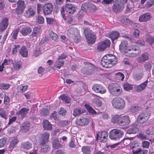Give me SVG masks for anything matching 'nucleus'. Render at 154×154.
Wrapping results in <instances>:
<instances>
[{"mask_svg": "<svg viewBox=\"0 0 154 154\" xmlns=\"http://www.w3.org/2000/svg\"><path fill=\"white\" fill-rule=\"evenodd\" d=\"M128 42L126 40H123L119 45V50L124 54L130 57H135L140 54L141 51L135 44H132L128 47Z\"/></svg>", "mask_w": 154, "mask_h": 154, "instance_id": "obj_1", "label": "nucleus"}, {"mask_svg": "<svg viewBox=\"0 0 154 154\" xmlns=\"http://www.w3.org/2000/svg\"><path fill=\"white\" fill-rule=\"evenodd\" d=\"M117 63L116 57L114 55L107 54L102 58L101 64L106 68L111 67Z\"/></svg>", "mask_w": 154, "mask_h": 154, "instance_id": "obj_2", "label": "nucleus"}, {"mask_svg": "<svg viewBox=\"0 0 154 154\" xmlns=\"http://www.w3.org/2000/svg\"><path fill=\"white\" fill-rule=\"evenodd\" d=\"M111 121L112 122L117 123L120 126H125L128 125L131 121L128 116H122L116 115L112 116Z\"/></svg>", "mask_w": 154, "mask_h": 154, "instance_id": "obj_3", "label": "nucleus"}, {"mask_svg": "<svg viewBox=\"0 0 154 154\" xmlns=\"http://www.w3.org/2000/svg\"><path fill=\"white\" fill-rule=\"evenodd\" d=\"M79 31L75 28L71 27L67 30V34L69 37L73 40V41L77 43L80 41L81 37Z\"/></svg>", "mask_w": 154, "mask_h": 154, "instance_id": "obj_4", "label": "nucleus"}, {"mask_svg": "<svg viewBox=\"0 0 154 154\" xmlns=\"http://www.w3.org/2000/svg\"><path fill=\"white\" fill-rule=\"evenodd\" d=\"M111 102L112 106L115 108L119 110L124 108L125 105V101L123 99L118 97L113 99Z\"/></svg>", "mask_w": 154, "mask_h": 154, "instance_id": "obj_5", "label": "nucleus"}, {"mask_svg": "<svg viewBox=\"0 0 154 154\" xmlns=\"http://www.w3.org/2000/svg\"><path fill=\"white\" fill-rule=\"evenodd\" d=\"M108 88L110 93L112 95L115 96H118L120 95L122 93V88L117 84H110Z\"/></svg>", "mask_w": 154, "mask_h": 154, "instance_id": "obj_6", "label": "nucleus"}, {"mask_svg": "<svg viewBox=\"0 0 154 154\" xmlns=\"http://www.w3.org/2000/svg\"><path fill=\"white\" fill-rule=\"evenodd\" d=\"M109 137L112 140H117L121 138L124 135L123 131L119 129H113L109 132Z\"/></svg>", "mask_w": 154, "mask_h": 154, "instance_id": "obj_7", "label": "nucleus"}, {"mask_svg": "<svg viewBox=\"0 0 154 154\" xmlns=\"http://www.w3.org/2000/svg\"><path fill=\"white\" fill-rule=\"evenodd\" d=\"M127 0H116L115 3L112 6L113 10L116 12L121 11L124 8V4Z\"/></svg>", "mask_w": 154, "mask_h": 154, "instance_id": "obj_8", "label": "nucleus"}, {"mask_svg": "<svg viewBox=\"0 0 154 154\" xmlns=\"http://www.w3.org/2000/svg\"><path fill=\"white\" fill-rule=\"evenodd\" d=\"M84 33H85L86 39L88 44H93L96 40L95 36L94 33L91 32H88V31L85 30Z\"/></svg>", "mask_w": 154, "mask_h": 154, "instance_id": "obj_9", "label": "nucleus"}, {"mask_svg": "<svg viewBox=\"0 0 154 154\" xmlns=\"http://www.w3.org/2000/svg\"><path fill=\"white\" fill-rule=\"evenodd\" d=\"M96 136L100 142L105 143L108 137V133L105 131L98 132L97 133Z\"/></svg>", "mask_w": 154, "mask_h": 154, "instance_id": "obj_10", "label": "nucleus"}, {"mask_svg": "<svg viewBox=\"0 0 154 154\" xmlns=\"http://www.w3.org/2000/svg\"><path fill=\"white\" fill-rule=\"evenodd\" d=\"M149 116L147 112L141 113L138 116L137 121L138 123L143 124L148 119Z\"/></svg>", "mask_w": 154, "mask_h": 154, "instance_id": "obj_11", "label": "nucleus"}, {"mask_svg": "<svg viewBox=\"0 0 154 154\" xmlns=\"http://www.w3.org/2000/svg\"><path fill=\"white\" fill-rule=\"evenodd\" d=\"M110 43V42L109 40L105 39L98 44L97 47V49L99 51H102L107 47H109Z\"/></svg>", "mask_w": 154, "mask_h": 154, "instance_id": "obj_12", "label": "nucleus"}, {"mask_svg": "<svg viewBox=\"0 0 154 154\" xmlns=\"http://www.w3.org/2000/svg\"><path fill=\"white\" fill-rule=\"evenodd\" d=\"M92 90L97 93L103 94L106 92V89L101 85L95 84H94L92 87Z\"/></svg>", "mask_w": 154, "mask_h": 154, "instance_id": "obj_13", "label": "nucleus"}, {"mask_svg": "<svg viewBox=\"0 0 154 154\" xmlns=\"http://www.w3.org/2000/svg\"><path fill=\"white\" fill-rule=\"evenodd\" d=\"M35 14V10L34 7L28 6L27 9L25 11L24 14V16L27 18H29L33 16Z\"/></svg>", "mask_w": 154, "mask_h": 154, "instance_id": "obj_14", "label": "nucleus"}, {"mask_svg": "<svg viewBox=\"0 0 154 154\" xmlns=\"http://www.w3.org/2000/svg\"><path fill=\"white\" fill-rule=\"evenodd\" d=\"M42 9L45 14L48 15L50 14L52 11L53 5L50 3H47L42 7Z\"/></svg>", "mask_w": 154, "mask_h": 154, "instance_id": "obj_15", "label": "nucleus"}, {"mask_svg": "<svg viewBox=\"0 0 154 154\" xmlns=\"http://www.w3.org/2000/svg\"><path fill=\"white\" fill-rule=\"evenodd\" d=\"M90 122V119L85 117H82L76 120L75 123L77 125L85 126L88 125Z\"/></svg>", "mask_w": 154, "mask_h": 154, "instance_id": "obj_16", "label": "nucleus"}, {"mask_svg": "<svg viewBox=\"0 0 154 154\" xmlns=\"http://www.w3.org/2000/svg\"><path fill=\"white\" fill-rule=\"evenodd\" d=\"M150 57V55L148 53L144 52L139 56L137 59V61L139 63H143L149 60Z\"/></svg>", "mask_w": 154, "mask_h": 154, "instance_id": "obj_17", "label": "nucleus"}, {"mask_svg": "<svg viewBox=\"0 0 154 154\" xmlns=\"http://www.w3.org/2000/svg\"><path fill=\"white\" fill-rule=\"evenodd\" d=\"M94 69V66L92 64L89 63L87 67L83 68L82 69V72L84 74H88Z\"/></svg>", "mask_w": 154, "mask_h": 154, "instance_id": "obj_18", "label": "nucleus"}, {"mask_svg": "<svg viewBox=\"0 0 154 154\" xmlns=\"http://www.w3.org/2000/svg\"><path fill=\"white\" fill-rule=\"evenodd\" d=\"M50 134L47 132H44L43 133L41 137L39 143L40 145L45 144L48 141Z\"/></svg>", "mask_w": 154, "mask_h": 154, "instance_id": "obj_19", "label": "nucleus"}, {"mask_svg": "<svg viewBox=\"0 0 154 154\" xmlns=\"http://www.w3.org/2000/svg\"><path fill=\"white\" fill-rule=\"evenodd\" d=\"M65 9L66 12L70 14L74 13L76 10L75 7L71 3L66 4L65 6Z\"/></svg>", "mask_w": 154, "mask_h": 154, "instance_id": "obj_20", "label": "nucleus"}, {"mask_svg": "<svg viewBox=\"0 0 154 154\" xmlns=\"http://www.w3.org/2000/svg\"><path fill=\"white\" fill-rule=\"evenodd\" d=\"M41 32V30L40 28L35 27L33 29L30 36L32 38L35 37V39H37V37L40 35Z\"/></svg>", "mask_w": 154, "mask_h": 154, "instance_id": "obj_21", "label": "nucleus"}, {"mask_svg": "<svg viewBox=\"0 0 154 154\" xmlns=\"http://www.w3.org/2000/svg\"><path fill=\"white\" fill-rule=\"evenodd\" d=\"M119 36L120 34L119 32L114 31L109 33V37L113 42L114 40L117 39Z\"/></svg>", "mask_w": 154, "mask_h": 154, "instance_id": "obj_22", "label": "nucleus"}, {"mask_svg": "<svg viewBox=\"0 0 154 154\" xmlns=\"http://www.w3.org/2000/svg\"><path fill=\"white\" fill-rule=\"evenodd\" d=\"M32 31V29L28 26H24L20 30V32L23 36H26L30 33Z\"/></svg>", "mask_w": 154, "mask_h": 154, "instance_id": "obj_23", "label": "nucleus"}, {"mask_svg": "<svg viewBox=\"0 0 154 154\" xmlns=\"http://www.w3.org/2000/svg\"><path fill=\"white\" fill-rule=\"evenodd\" d=\"M19 53L22 57H26L28 56V50L25 46H23L19 49Z\"/></svg>", "mask_w": 154, "mask_h": 154, "instance_id": "obj_24", "label": "nucleus"}, {"mask_svg": "<svg viewBox=\"0 0 154 154\" xmlns=\"http://www.w3.org/2000/svg\"><path fill=\"white\" fill-rule=\"evenodd\" d=\"M32 145L28 141L23 142L21 145V147L24 150H28L32 148Z\"/></svg>", "mask_w": 154, "mask_h": 154, "instance_id": "obj_25", "label": "nucleus"}, {"mask_svg": "<svg viewBox=\"0 0 154 154\" xmlns=\"http://www.w3.org/2000/svg\"><path fill=\"white\" fill-rule=\"evenodd\" d=\"M150 18V14L149 13H146L140 16L139 18V21L145 22L149 20Z\"/></svg>", "mask_w": 154, "mask_h": 154, "instance_id": "obj_26", "label": "nucleus"}, {"mask_svg": "<svg viewBox=\"0 0 154 154\" xmlns=\"http://www.w3.org/2000/svg\"><path fill=\"white\" fill-rule=\"evenodd\" d=\"M8 25V20L7 18H5L2 20L0 24V31H4L7 28Z\"/></svg>", "mask_w": 154, "mask_h": 154, "instance_id": "obj_27", "label": "nucleus"}, {"mask_svg": "<svg viewBox=\"0 0 154 154\" xmlns=\"http://www.w3.org/2000/svg\"><path fill=\"white\" fill-rule=\"evenodd\" d=\"M148 83V81L147 80L139 85L137 86L136 88V91L137 92H140L144 90L147 86Z\"/></svg>", "mask_w": 154, "mask_h": 154, "instance_id": "obj_28", "label": "nucleus"}, {"mask_svg": "<svg viewBox=\"0 0 154 154\" xmlns=\"http://www.w3.org/2000/svg\"><path fill=\"white\" fill-rule=\"evenodd\" d=\"M29 109L28 108L23 107L21 108L18 112V114L22 118L25 117Z\"/></svg>", "mask_w": 154, "mask_h": 154, "instance_id": "obj_29", "label": "nucleus"}, {"mask_svg": "<svg viewBox=\"0 0 154 154\" xmlns=\"http://www.w3.org/2000/svg\"><path fill=\"white\" fill-rule=\"evenodd\" d=\"M139 131V128L137 127L136 125H134L131 128L127 130V133L129 134H134L138 132Z\"/></svg>", "mask_w": 154, "mask_h": 154, "instance_id": "obj_30", "label": "nucleus"}, {"mask_svg": "<svg viewBox=\"0 0 154 154\" xmlns=\"http://www.w3.org/2000/svg\"><path fill=\"white\" fill-rule=\"evenodd\" d=\"M8 112L4 109L0 108V117L6 120L8 118Z\"/></svg>", "mask_w": 154, "mask_h": 154, "instance_id": "obj_31", "label": "nucleus"}, {"mask_svg": "<svg viewBox=\"0 0 154 154\" xmlns=\"http://www.w3.org/2000/svg\"><path fill=\"white\" fill-rule=\"evenodd\" d=\"M43 127L45 129L48 130H51L52 128L51 125L47 120H45L43 121Z\"/></svg>", "mask_w": 154, "mask_h": 154, "instance_id": "obj_32", "label": "nucleus"}, {"mask_svg": "<svg viewBox=\"0 0 154 154\" xmlns=\"http://www.w3.org/2000/svg\"><path fill=\"white\" fill-rule=\"evenodd\" d=\"M148 151L146 149H141L140 148H137V150L133 149V154H148Z\"/></svg>", "mask_w": 154, "mask_h": 154, "instance_id": "obj_33", "label": "nucleus"}, {"mask_svg": "<svg viewBox=\"0 0 154 154\" xmlns=\"http://www.w3.org/2000/svg\"><path fill=\"white\" fill-rule=\"evenodd\" d=\"M82 150L83 154H91L93 149L89 146H85L82 148Z\"/></svg>", "mask_w": 154, "mask_h": 154, "instance_id": "obj_34", "label": "nucleus"}, {"mask_svg": "<svg viewBox=\"0 0 154 154\" xmlns=\"http://www.w3.org/2000/svg\"><path fill=\"white\" fill-rule=\"evenodd\" d=\"M84 112V110L78 107L75 109L73 111V115L75 116L82 114Z\"/></svg>", "mask_w": 154, "mask_h": 154, "instance_id": "obj_35", "label": "nucleus"}, {"mask_svg": "<svg viewBox=\"0 0 154 154\" xmlns=\"http://www.w3.org/2000/svg\"><path fill=\"white\" fill-rule=\"evenodd\" d=\"M41 54V52L39 46H37L33 50V56L35 57H38Z\"/></svg>", "mask_w": 154, "mask_h": 154, "instance_id": "obj_36", "label": "nucleus"}, {"mask_svg": "<svg viewBox=\"0 0 154 154\" xmlns=\"http://www.w3.org/2000/svg\"><path fill=\"white\" fill-rule=\"evenodd\" d=\"M134 138L133 137L126 138L122 140L121 142L125 145H128L131 143V141L133 140Z\"/></svg>", "mask_w": 154, "mask_h": 154, "instance_id": "obj_37", "label": "nucleus"}, {"mask_svg": "<svg viewBox=\"0 0 154 154\" xmlns=\"http://www.w3.org/2000/svg\"><path fill=\"white\" fill-rule=\"evenodd\" d=\"M18 142V141L16 138L15 137H12L10 141L9 148H13Z\"/></svg>", "mask_w": 154, "mask_h": 154, "instance_id": "obj_38", "label": "nucleus"}, {"mask_svg": "<svg viewBox=\"0 0 154 154\" xmlns=\"http://www.w3.org/2000/svg\"><path fill=\"white\" fill-rule=\"evenodd\" d=\"M30 123L28 122H24L22 124L21 127V129L22 130H24L25 131H28L29 128Z\"/></svg>", "mask_w": 154, "mask_h": 154, "instance_id": "obj_39", "label": "nucleus"}, {"mask_svg": "<svg viewBox=\"0 0 154 154\" xmlns=\"http://www.w3.org/2000/svg\"><path fill=\"white\" fill-rule=\"evenodd\" d=\"M85 106L88 112L90 113L92 115H96V112L91 107L86 104H85Z\"/></svg>", "mask_w": 154, "mask_h": 154, "instance_id": "obj_40", "label": "nucleus"}, {"mask_svg": "<svg viewBox=\"0 0 154 154\" xmlns=\"http://www.w3.org/2000/svg\"><path fill=\"white\" fill-rule=\"evenodd\" d=\"M64 63L63 60H58L54 64V66L56 68L59 69L63 65Z\"/></svg>", "mask_w": 154, "mask_h": 154, "instance_id": "obj_41", "label": "nucleus"}, {"mask_svg": "<svg viewBox=\"0 0 154 154\" xmlns=\"http://www.w3.org/2000/svg\"><path fill=\"white\" fill-rule=\"evenodd\" d=\"M42 145L41 148V149L40 152H46L49 151L50 148L48 145H46L45 144Z\"/></svg>", "mask_w": 154, "mask_h": 154, "instance_id": "obj_42", "label": "nucleus"}, {"mask_svg": "<svg viewBox=\"0 0 154 154\" xmlns=\"http://www.w3.org/2000/svg\"><path fill=\"white\" fill-rule=\"evenodd\" d=\"M22 65L21 62H15L13 63V66L14 68L16 70H19Z\"/></svg>", "mask_w": 154, "mask_h": 154, "instance_id": "obj_43", "label": "nucleus"}, {"mask_svg": "<svg viewBox=\"0 0 154 154\" xmlns=\"http://www.w3.org/2000/svg\"><path fill=\"white\" fill-rule=\"evenodd\" d=\"M124 89L126 91L131 90L133 88V85L128 83H125L123 85Z\"/></svg>", "mask_w": 154, "mask_h": 154, "instance_id": "obj_44", "label": "nucleus"}, {"mask_svg": "<svg viewBox=\"0 0 154 154\" xmlns=\"http://www.w3.org/2000/svg\"><path fill=\"white\" fill-rule=\"evenodd\" d=\"M60 97L62 100L64 101L66 103H69L70 102V98L68 97L65 94H62L60 96Z\"/></svg>", "mask_w": 154, "mask_h": 154, "instance_id": "obj_45", "label": "nucleus"}, {"mask_svg": "<svg viewBox=\"0 0 154 154\" xmlns=\"http://www.w3.org/2000/svg\"><path fill=\"white\" fill-rule=\"evenodd\" d=\"M145 69L147 71H150L152 65L151 63L149 62H147L143 65Z\"/></svg>", "mask_w": 154, "mask_h": 154, "instance_id": "obj_46", "label": "nucleus"}, {"mask_svg": "<svg viewBox=\"0 0 154 154\" xmlns=\"http://www.w3.org/2000/svg\"><path fill=\"white\" fill-rule=\"evenodd\" d=\"M139 146V144L137 142L134 141L130 145V147L132 149L133 152V149L137 150V148Z\"/></svg>", "mask_w": 154, "mask_h": 154, "instance_id": "obj_47", "label": "nucleus"}, {"mask_svg": "<svg viewBox=\"0 0 154 154\" xmlns=\"http://www.w3.org/2000/svg\"><path fill=\"white\" fill-rule=\"evenodd\" d=\"M77 140L75 138H72L71 139V141L69 143V145L70 147L74 148L77 143Z\"/></svg>", "mask_w": 154, "mask_h": 154, "instance_id": "obj_48", "label": "nucleus"}, {"mask_svg": "<svg viewBox=\"0 0 154 154\" xmlns=\"http://www.w3.org/2000/svg\"><path fill=\"white\" fill-rule=\"evenodd\" d=\"M116 77L120 80L122 81L124 79L125 76L121 72H118L116 74Z\"/></svg>", "mask_w": 154, "mask_h": 154, "instance_id": "obj_49", "label": "nucleus"}, {"mask_svg": "<svg viewBox=\"0 0 154 154\" xmlns=\"http://www.w3.org/2000/svg\"><path fill=\"white\" fill-rule=\"evenodd\" d=\"M93 102L95 105L98 107L101 106L102 104V103L100 100L97 98L94 99Z\"/></svg>", "mask_w": 154, "mask_h": 154, "instance_id": "obj_50", "label": "nucleus"}, {"mask_svg": "<svg viewBox=\"0 0 154 154\" xmlns=\"http://www.w3.org/2000/svg\"><path fill=\"white\" fill-rule=\"evenodd\" d=\"M121 22L126 25L130 24L131 23V21L130 20L125 17L122 18Z\"/></svg>", "mask_w": 154, "mask_h": 154, "instance_id": "obj_51", "label": "nucleus"}, {"mask_svg": "<svg viewBox=\"0 0 154 154\" xmlns=\"http://www.w3.org/2000/svg\"><path fill=\"white\" fill-rule=\"evenodd\" d=\"M36 20L38 23L39 24H42L44 23V19L42 16H38L36 17Z\"/></svg>", "mask_w": 154, "mask_h": 154, "instance_id": "obj_52", "label": "nucleus"}, {"mask_svg": "<svg viewBox=\"0 0 154 154\" xmlns=\"http://www.w3.org/2000/svg\"><path fill=\"white\" fill-rule=\"evenodd\" d=\"M17 7L24 9L25 8V5L24 4V1L23 0L19 1L17 3Z\"/></svg>", "mask_w": 154, "mask_h": 154, "instance_id": "obj_53", "label": "nucleus"}, {"mask_svg": "<svg viewBox=\"0 0 154 154\" xmlns=\"http://www.w3.org/2000/svg\"><path fill=\"white\" fill-rule=\"evenodd\" d=\"M10 85L9 84L1 83L0 84V88L4 90H7L9 88Z\"/></svg>", "mask_w": 154, "mask_h": 154, "instance_id": "obj_54", "label": "nucleus"}, {"mask_svg": "<svg viewBox=\"0 0 154 154\" xmlns=\"http://www.w3.org/2000/svg\"><path fill=\"white\" fill-rule=\"evenodd\" d=\"M150 143L148 141H143L142 143V146L143 148H148L149 147Z\"/></svg>", "mask_w": 154, "mask_h": 154, "instance_id": "obj_55", "label": "nucleus"}, {"mask_svg": "<svg viewBox=\"0 0 154 154\" xmlns=\"http://www.w3.org/2000/svg\"><path fill=\"white\" fill-rule=\"evenodd\" d=\"M60 144L59 143L58 139L57 138L54 139L53 141V146L55 148H57Z\"/></svg>", "mask_w": 154, "mask_h": 154, "instance_id": "obj_56", "label": "nucleus"}, {"mask_svg": "<svg viewBox=\"0 0 154 154\" xmlns=\"http://www.w3.org/2000/svg\"><path fill=\"white\" fill-rule=\"evenodd\" d=\"M41 114L43 116H45L48 115L49 113V110L46 109H43L40 111Z\"/></svg>", "mask_w": 154, "mask_h": 154, "instance_id": "obj_57", "label": "nucleus"}, {"mask_svg": "<svg viewBox=\"0 0 154 154\" xmlns=\"http://www.w3.org/2000/svg\"><path fill=\"white\" fill-rule=\"evenodd\" d=\"M139 107L137 106H132L130 109V111L133 113H136L138 111Z\"/></svg>", "mask_w": 154, "mask_h": 154, "instance_id": "obj_58", "label": "nucleus"}, {"mask_svg": "<svg viewBox=\"0 0 154 154\" xmlns=\"http://www.w3.org/2000/svg\"><path fill=\"white\" fill-rule=\"evenodd\" d=\"M6 139L3 138L0 139V148L4 147L6 144Z\"/></svg>", "mask_w": 154, "mask_h": 154, "instance_id": "obj_59", "label": "nucleus"}, {"mask_svg": "<svg viewBox=\"0 0 154 154\" xmlns=\"http://www.w3.org/2000/svg\"><path fill=\"white\" fill-rule=\"evenodd\" d=\"M20 46L18 45H15L14 48H13L12 50V53L13 54H15L18 50H19Z\"/></svg>", "mask_w": 154, "mask_h": 154, "instance_id": "obj_60", "label": "nucleus"}, {"mask_svg": "<svg viewBox=\"0 0 154 154\" xmlns=\"http://www.w3.org/2000/svg\"><path fill=\"white\" fill-rule=\"evenodd\" d=\"M146 41L150 44H151L154 42L153 38L151 36H148L147 37Z\"/></svg>", "mask_w": 154, "mask_h": 154, "instance_id": "obj_61", "label": "nucleus"}, {"mask_svg": "<svg viewBox=\"0 0 154 154\" xmlns=\"http://www.w3.org/2000/svg\"><path fill=\"white\" fill-rule=\"evenodd\" d=\"M19 30L20 29L19 28H17L16 29L15 31L13 32L12 37L14 39H17V34Z\"/></svg>", "mask_w": 154, "mask_h": 154, "instance_id": "obj_62", "label": "nucleus"}, {"mask_svg": "<svg viewBox=\"0 0 154 154\" xmlns=\"http://www.w3.org/2000/svg\"><path fill=\"white\" fill-rule=\"evenodd\" d=\"M46 19L47 23L48 24L51 25L54 22V20L53 18L46 17Z\"/></svg>", "mask_w": 154, "mask_h": 154, "instance_id": "obj_63", "label": "nucleus"}, {"mask_svg": "<svg viewBox=\"0 0 154 154\" xmlns=\"http://www.w3.org/2000/svg\"><path fill=\"white\" fill-rule=\"evenodd\" d=\"M51 36L53 40L56 42L58 41V36L56 34L52 33L51 34Z\"/></svg>", "mask_w": 154, "mask_h": 154, "instance_id": "obj_64", "label": "nucleus"}]
</instances>
